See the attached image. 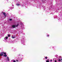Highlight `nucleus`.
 I'll return each instance as SVG.
<instances>
[{
    "label": "nucleus",
    "mask_w": 62,
    "mask_h": 62,
    "mask_svg": "<svg viewBox=\"0 0 62 62\" xmlns=\"http://www.w3.org/2000/svg\"><path fill=\"white\" fill-rule=\"evenodd\" d=\"M5 54L3 55L4 56H5V57H7V55H6L7 54L5 52L4 53V52L1 53V54H0V56H3V54Z\"/></svg>",
    "instance_id": "f257e3e1"
},
{
    "label": "nucleus",
    "mask_w": 62,
    "mask_h": 62,
    "mask_svg": "<svg viewBox=\"0 0 62 62\" xmlns=\"http://www.w3.org/2000/svg\"><path fill=\"white\" fill-rule=\"evenodd\" d=\"M2 13H3V15H4L5 17H6L7 16V15L6 14V13L5 12H2Z\"/></svg>",
    "instance_id": "f03ea898"
},
{
    "label": "nucleus",
    "mask_w": 62,
    "mask_h": 62,
    "mask_svg": "<svg viewBox=\"0 0 62 62\" xmlns=\"http://www.w3.org/2000/svg\"><path fill=\"white\" fill-rule=\"evenodd\" d=\"M12 37L13 39H14V38H16V37H15V36H12Z\"/></svg>",
    "instance_id": "7ed1b4c3"
},
{
    "label": "nucleus",
    "mask_w": 62,
    "mask_h": 62,
    "mask_svg": "<svg viewBox=\"0 0 62 62\" xmlns=\"http://www.w3.org/2000/svg\"><path fill=\"white\" fill-rule=\"evenodd\" d=\"M7 59L8 61H9V57H7Z\"/></svg>",
    "instance_id": "20e7f679"
},
{
    "label": "nucleus",
    "mask_w": 62,
    "mask_h": 62,
    "mask_svg": "<svg viewBox=\"0 0 62 62\" xmlns=\"http://www.w3.org/2000/svg\"><path fill=\"white\" fill-rule=\"evenodd\" d=\"M12 27L13 28H15V25H13L12 26Z\"/></svg>",
    "instance_id": "39448f33"
},
{
    "label": "nucleus",
    "mask_w": 62,
    "mask_h": 62,
    "mask_svg": "<svg viewBox=\"0 0 62 62\" xmlns=\"http://www.w3.org/2000/svg\"><path fill=\"white\" fill-rule=\"evenodd\" d=\"M19 25V24H17V25H15V27H18V25Z\"/></svg>",
    "instance_id": "423d86ee"
},
{
    "label": "nucleus",
    "mask_w": 62,
    "mask_h": 62,
    "mask_svg": "<svg viewBox=\"0 0 62 62\" xmlns=\"http://www.w3.org/2000/svg\"><path fill=\"white\" fill-rule=\"evenodd\" d=\"M5 39H8V37H5Z\"/></svg>",
    "instance_id": "0eeeda50"
},
{
    "label": "nucleus",
    "mask_w": 62,
    "mask_h": 62,
    "mask_svg": "<svg viewBox=\"0 0 62 62\" xmlns=\"http://www.w3.org/2000/svg\"><path fill=\"white\" fill-rule=\"evenodd\" d=\"M16 5L17 6H20V4H16Z\"/></svg>",
    "instance_id": "6e6552de"
},
{
    "label": "nucleus",
    "mask_w": 62,
    "mask_h": 62,
    "mask_svg": "<svg viewBox=\"0 0 62 62\" xmlns=\"http://www.w3.org/2000/svg\"><path fill=\"white\" fill-rule=\"evenodd\" d=\"M9 20H10V21H12V19H9Z\"/></svg>",
    "instance_id": "1a4fd4ad"
},
{
    "label": "nucleus",
    "mask_w": 62,
    "mask_h": 62,
    "mask_svg": "<svg viewBox=\"0 0 62 62\" xmlns=\"http://www.w3.org/2000/svg\"><path fill=\"white\" fill-rule=\"evenodd\" d=\"M45 59H47V57L46 56L45 57Z\"/></svg>",
    "instance_id": "9d476101"
},
{
    "label": "nucleus",
    "mask_w": 62,
    "mask_h": 62,
    "mask_svg": "<svg viewBox=\"0 0 62 62\" xmlns=\"http://www.w3.org/2000/svg\"><path fill=\"white\" fill-rule=\"evenodd\" d=\"M10 35H8V37H10Z\"/></svg>",
    "instance_id": "9b49d317"
},
{
    "label": "nucleus",
    "mask_w": 62,
    "mask_h": 62,
    "mask_svg": "<svg viewBox=\"0 0 62 62\" xmlns=\"http://www.w3.org/2000/svg\"><path fill=\"white\" fill-rule=\"evenodd\" d=\"M61 60L60 59H59V60L58 61H60Z\"/></svg>",
    "instance_id": "f8f14e48"
},
{
    "label": "nucleus",
    "mask_w": 62,
    "mask_h": 62,
    "mask_svg": "<svg viewBox=\"0 0 62 62\" xmlns=\"http://www.w3.org/2000/svg\"><path fill=\"white\" fill-rule=\"evenodd\" d=\"M46 61V62H49V61H48V60Z\"/></svg>",
    "instance_id": "ddd939ff"
},
{
    "label": "nucleus",
    "mask_w": 62,
    "mask_h": 62,
    "mask_svg": "<svg viewBox=\"0 0 62 62\" xmlns=\"http://www.w3.org/2000/svg\"><path fill=\"white\" fill-rule=\"evenodd\" d=\"M49 36H50L49 35H47V37H49Z\"/></svg>",
    "instance_id": "4468645a"
},
{
    "label": "nucleus",
    "mask_w": 62,
    "mask_h": 62,
    "mask_svg": "<svg viewBox=\"0 0 62 62\" xmlns=\"http://www.w3.org/2000/svg\"><path fill=\"white\" fill-rule=\"evenodd\" d=\"M16 61L17 62H18V60H16Z\"/></svg>",
    "instance_id": "2eb2a0df"
},
{
    "label": "nucleus",
    "mask_w": 62,
    "mask_h": 62,
    "mask_svg": "<svg viewBox=\"0 0 62 62\" xmlns=\"http://www.w3.org/2000/svg\"><path fill=\"white\" fill-rule=\"evenodd\" d=\"M13 62H16V61H14Z\"/></svg>",
    "instance_id": "dca6fc26"
},
{
    "label": "nucleus",
    "mask_w": 62,
    "mask_h": 62,
    "mask_svg": "<svg viewBox=\"0 0 62 62\" xmlns=\"http://www.w3.org/2000/svg\"><path fill=\"white\" fill-rule=\"evenodd\" d=\"M54 61L55 62H56V60H55Z\"/></svg>",
    "instance_id": "f3484780"
},
{
    "label": "nucleus",
    "mask_w": 62,
    "mask_h": 62,
    "mask_svg": "<svg viewBox=\"0 0 62 62\" xmlns=\"http://www.w3.org/2000/svg\"><path fill=\"white\" fill-rule=\"evenodd\" d=\"M60 57H61V56H60Z\"/></svg>",
    "instance_id": "a211bd4d"
},
{
    "label": "nucleus",
    "mask_w": 62,
    "mask_h": 62,
    "mask_svg": "<svg viewBox=\"0 0 62 62\" xmlns=\"http://www.w3.org/2000/svg\"><path fill=\"white\" fill-rule=\"evenodd\" d=\"M50 61H52V60H51Z\"/></svg>",
    "instance_id": "6ab92c4d"
},
{
    "label": "nucleus",
    "mask_w": 62,
    "mask_h": 62,
    "mask_svg": "<svg viewBox=\"0 0 62 62\" xmlns=\"http://www.w3.org/2000/svg\"><path fill=\"white\" fill-rule=\"evenodd\" d=\"M61 60H62V59H61Z\"/></svg>",
    "instance_id": "aec40b11"
}]
</instances>
